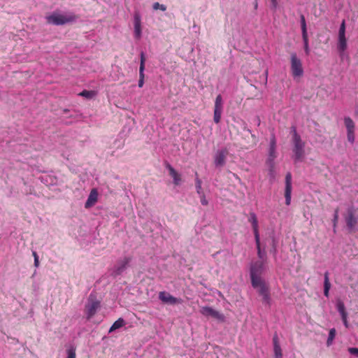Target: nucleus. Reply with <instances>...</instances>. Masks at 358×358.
Instances as JSON below:
<instances>
[{
	"instance_id": "obj_23",
	"label": "nucleus",
	"mask_w": 358,
	"mask_h": 358,
	"mask_svg": "<svg viewBox=\"0 0 358 358\" xmlns=\"http://www.w3.org/2000/svg\"><path fill=\"white\" fill-rule=\"evenodd\" d=\"M344 124L347 129V131H355V123L350 117H345L344 118Z\"/></svg>"
},
{
	"instance_id": "obj_3",
	"label": "nucleus",
	"mask_w": 358,
	"mask_h": 358,
	"mask_svg": "<svg viewBox=\"0 0 358 358\" xmlns=\"http://www.w3.org/2000/svg\"><path fill=\"white\" fill-rule=\"evenodd\" d=\"M344 218L349 231L355 232L358 224V216L356 215L355 209L353 207L348 208Z\"/></svg>"
},
{
	"instance_id": "obj_20",
	"label": "nucleus",
	"mask_w": 358,
	"mask_h": 358,
	"mask_svg": "<svg viewBox=\"0 0 358 358\" xmlns=\"http://www.w3.org/2000/svg\"><path fill=\"white\" fill-rule=\"evenodd\" d=\"M331 287V283L329 279V273L326 272L324 273V294L327 297L329 296V289Z\"/></svg>"
},
{
	"instance_id": "obj_40",
	"label": "nucleus",
	"mask_w": 358,
	"mask_h": 358,
	"mask_svg": "<svg viewBox=\"0 0 358 358\" xmlns=\"http://www.w3.org/2000/svg\"><path fill=\"white\" fill-rule=\"evenodd\" d=\"M196 187H197V192H198V193H199V192H200L199 189H200V188H201V187H200V181H199V178H198V174H197V173H196Z\"/></svg>"
},
{
	"instance_id": "obj_26",
	"label": "nucleus",
	"mask_w": 358,
	"mask_h": 358,
	"mask_svg": "<svg viewBox=\"0 0 358 358\" xmlns=\"http://www.w3.org/2000/svg\"><path fill=\"white\" fill-rule=\"evenodd\" d=\"M96 92L94 91H92V90H83L82 91L79 95L81 96H84L87 99H92V97H94L95 95H96Z\"/></svg>"
},
{
	"instance_id": "obj_8",
	"label": "nucleus",
	"mask_w": 358,
	"mask_h": 358,
	"mask_svg": "<svg viewBox=\"0 0 358 358\" xmlns=\"http://www.w3.org/2000/svg\"><path fill=\"white\" fill-rule=\"evenodd\" d=\"M264 262L263 261H257L252 264L250 266V278L251 280L262 279L260 275L264 270Z\"/></svg>"
},
{
	"instance_id": "obj_19",
	"label": "nucleus",
	"mask_w": 358,
	"mask_h": 358,
	"mask_svg": "<svg viewBox=\"0 0 358 358\" xmlns=\"http://www.w3.org/2000/svg\"><path fill=\"white\" fill-rule=\"evenodd\" d=\"M257 249V256L261 261L265 262L266 259V254L265 250H262L260 247V238H258L257 241H255Z\"/></svg>"
},
{
	"instance_id": "obj_29",
	"label": "nucleus",
	"mask_w": 358,
	"mask_h": 358,
	"mask_svg": "<svg viewBox=\"0 0 358 358\" xmlns=\"http://www.w3.org/2000/svg\"><path fill=\"white\" fill-rule=\"evenodd\" d=\"M275 358H282V353L280 345H276L273 347Z\"/></svg>"
},
{
	"instance_id": "obj_28",
	"label": "nucleus",
	"mask_w": 358,
	"mask_h": 358,
	"mask_svg": "<svg viewBox=\"0 0 358 358\" xmlns=\"http://www.w3.org/2000/svg\"><path fill=\"white\" fill-rule=\"evenodd\" d=\"M300 20H301V27L302 34H308L306 19H305V17L303 15H301L300 16Z\"/></svg>"
},
{
	"instance_id": "obj_11",
	"label": "nucleus",
	"mask_w": 358,
	"mask_h": 358,
	"mask_svg": "<svg viewBox=\"0 0 358 358\" xmlns=\"http://www.w3.org/2000/svg\"><path fill=\"white\" fill-rule=\"evenodd\" d=\"M229 152L227 149L218 150L215 156V164L217 166H222L225 164V161Z\"/></svg>"
},
{
	"instance_id": "obj_5",
	"label": "nucleus",
	"mask_w": 358,
	"mask_h": 358,
	"mask_svg": "<svg viewBox=\"0 0 358 358\" xmlns=\"http://www.w3.org/2000/svg\"><path fill=\"white\" fill-rule=\"evenodd\" d=\"M291 71L294 78L301 77L303 74L301 61L295 52L291 54Z\"/></svg>"
},
{
	"instance_id": "obj_10",
	"label": "nucleus",
	"mask_w": 358,
	"mask_h": 358,
	"mask_svg": "<svg viewBox=\"0 0 358 358\" xmlns=\"http://www.w3.org/2000/svg\"><path fill=\"white\" fill-rule=\"evenodd\" d=\"M291 194H292V175L290 173H287L285 176V203L287 206H289L291 202Z\"/></svg>"
},
{
	"instance_id": "obj_31",
	"label": "nucleus",
	"mask_w": 358,
	"mask_h": 358,
	"mask_svg": "<svg viewBox=\"0 0 358 358\" xmlns=\"http://www.w3.org/2000/svg\"><path fill=\"white\" fill-rule=\"evenodd\" d=\"M347 138H348V141L351 143H354L355 142V131H347Z\"/></svg>"
},
{
	"instance_id": "obj_35",
	"label": "nucleus",
	"mask_w": 358,
	"mask_h": 358,
	"mask_svg": "<svg viewBox=\"0 0 358 358\" xmlns=\"http://www.w3.org/2000/svg\"><path fill=\"white\" fill-rule=\"evenodd\" d=\"M76 350L74 348H70L67 350V358H76Z\"/></svg>"
},
{
	"instance_id": "obj_44",
	"label": "nucleus",
	"mask_w": 358,
	"mask_h": 358,
	"mask_svg": "<svg viewBox=\"0 0 358 358\" xmlns=\"http://www.w3.org/2000/svg\"><path fill=\"white\" fill-rule=\"evenodd\" d=\"M32 255H33L34 259L38 257L37 253L36 252H34V251L33 252Z\"/></svg>"
},
{
	"instance_id": "obj_41",
	"label": "nucleus",
	"mask_w": 358,
	"mask_h": 358,
	"mask_svg": "<svg viewBox=\"0 0 358 358\" xmlns=\"http://www.w3.org/2000/svg\"><path fill=\"white\" fill-rule=\"evenodd\" d=\"M38 265H39V260H38V257H37V258L34 259V266L36 267H38Z\"/></svg>"
},
{
	"instance_id": "obj_42",
	"label": "nucleus",
	"mask_w": 358,
	"mask_h": 358,
	"mask_svg": "<svg viewBox=\"0 0 358 358\" xmlns=\"http://www.w3.org/2000/svg\"><path fill=\"white\" fill-rule=\"evenodd\" d=\"M271 3L274 8L277 6V0H271Z\"/></svg>"
},
{
	"instance_id": "obj_14",
	"label": "nucleus",
	"mask_w": 358,
	"mask_h": 358,
	"mask_svg": "<svg viewBox=\"0 0 358 358\" xmlns=\"http://www.w3.org/2000/svg\"><path fill=\"white\" fill-rule=\"evenodd\" d=\"M159 299L162 302L169 304H175L179 301L177 298L173 296L171 294L166 292H160L159 293Z\"/></svg>"
},
{
	"instance_id": "obj_43",
	"label": "nucleus",
	"mask_w": 358,
	"mask_h": 358,
	"mask_svg": "<svg viewBox=\"0 0 358 358\" xmlns=\"http://www.w3.org/2000/svg\"><path fill=\"white\" fill-rule=\"evenodd\" d=\"M273 251L275 253V241L273 240Z\"/></svg>"
},
{
	"instance_id": "obj_25",
	"label": "nucleus",
	"mask_w": 358,
	"mask_h": 358,
	"mask_svg": "<svg viewBox=\"0 0 358 358\" xmlns=\"http://www.w3.org/2000/svg\"><path fill=\"white\" fill-rule=\"evenodd\" d=\"M302 38H303V44H304V46H303L304 51H305L306 54L307 55H308L310 54V48H309V45H308V34H302Z\"/></svg>"
},
{
	"instance_id": "obj_12",
	"label": "nucleus",
	"mask_w": 358,
	"mask_h": 358,
	"mask_svg": "<svg viewBox=\"0 0 358 358\" xmlns=\"http://www.w3.org/2000/svg\"><path fill=\"white\" fill-rule=\"evenodd\" d=\"M203 315L210 316L218 321H224V316L218 311L209 307H203Z\"/></svg>"
},
{
	"instance_id": "obj_9",
	"label": "nucleus",
	"mask_w": 358,
	"mask_h": 358,
	"mask_svg": "<svg viewBox=\"0 0 358 358\" xmlns=\"http://www.w3.org/2000/svg\"><path fill=\"white\" fill-rule=\"evenodd\" d=\"M130 261L131 258L129 257H125L123 259L119 261L114 267L112 274L114 276H117L122 274L123 271L126 269Z\"/></svg>"
},
{
	"instance_id": "obj_24",
	"label": "nucleus",
	"mask_w": 358,
	"mask_h": 358,
	"mask_svg": "<svg viewBox=\"0 0 358 358\" xmlns=\"http://www.w3.org/2000/svg\"><path fill=\"white\" fill-rule=\"evenodd\" d=\"M336 334V329L334 328L331 329L329 330V336H328V338H327V346H330L332 344L333 341L335 338Z\"/></svg>"
},
{
	"instance_id": "obj_1",
	"label": "nucleus",
	"mask_w": 358,
	"mask_h": 358,
	"mask_svg": "<svg viewBox=\"0 0 358 358\" xmlns=\"http://www.w3.org/2000/svg\"><path fill=\"white\" fill-rule=\"evenodd\" d=\"M291 133L292 135V143L293 145V159L294 163L302 161L305 155L306 143L301 139L300 135L297 133L295 127H292Z\"/></svg>"
},
{
	"instance_id": "obj_2",
	"label": "nucleus",
	"mask_w": 358,
	"mask_h": 358,
	"mask_svg": "<svg viewBox=\"0 0 358 358\" xmlns=\"http://www.w3.org/2000/svg\"><path fill=\"white\" fill-rule=\"evenodd\" d=\"M78 18V17L72 13L64 15L58 12H53L51 15L45 17L48 24L57 26L75 22Z\"/></svg>"
},
{
	"instance_id": "obj_13",
	"label": "nucleus",
	"mask_w": 358,
	"mask_h": 358,
	"mask_svg": "<svg viewBox=\"0 0 358 358\" xmlns=\"http://www.w3.org/2000/svg\"><path fill=\"white\" fill-rule=\"evenodd\" d=\"M134 37L140 39L141 37V20L138 13H135L134 16Z\"/></svg>"
},
{
	"instance_id": "obj_45",
	"label": "nucleus",
	"mask_w": 358,
	"mask_h": 358,
	"mask_svg": "<svg viewBox=\"0 0 358 358\" xmlns=\"http://www.w3.org/2000/svg\"><path fill=\"white\" fill-rule=\"evenodd\" d=\"M202 203H203V205L206 204L207 201L205 199H203Z\"/></svg>"
},
{
	"instance_id": "obj_33",
	"label": "nucleus",
	"mask_w": 358,
	"mask_h": 358,
	"mask_svg": "<svg viewBox=\"0 0 358 358\" xmlns=\"http://www.w3.org/2000/svg\"><path fill=\"white\" fill-rule=\"evenodd\" d=\"M153 9L154 10H161L162 11H165L166 10V6L164 4H160L158 2H155L154 4H153Z\"/></svg>"
},
{
	"instance_id": "obj_32",
	"label": "nucleus",
	"mask_w": 358,
	"mask_h": 358,
	"mask_svg": "<svg viewBox=\"0 0 358 358\" xmlns=\"http://www.w3.org/2000/svg\"><path fill=\"white\" fill-rule=\"evenodd\" d=\"M338 36H345V20H343L341 24L339 31H338Z\"/></svg>"
},
{
	"instance_id": "obj_21",
	"label": "nucleus",
	"mask_w": 358,
	"mask_h": 358,
	"mask_svg": "<svg viewBox=\"0 0 358 358\" xmlns=\"http://www.w3.org/2000/svg\"><path fill=\"white\" fill-rule=\"evenodd\" d=\"M124 324H125L124 320L122 318H119L110 327V328L109 329V333L122 327Z\"/></svg>"
},
{
	"instance_id": "obj_39",
	"label": "nucleus",
	"mask_w": 358,
	"mask_h": 358,
	"mask_svg": "<svg viewBox=\"0 0 358 358\" xmlns=\"http://www.w3.org/2000/svg\"><path fill=\"white\" fill-rule=\"evenodd\" d=\"M338 210L336 209L335 210V213H334V226L335 227L336 223H337V221H338Z\"/></svg>"
},
{
	"instance_id": "obj_15",
	"label": "nucleus",
	"mask_w": 358,
	"mask_h": 358,
	"mask_svg": "<svg viewBox=\"0 0 358 358\" xmlns=\"http://www.w3.org/2000/svg\"><path fill=\"white\" fill-rule=\"evenodd\" d=\"M276 139L274 134H272L270 139V148L268 152V160L270 162H272L277 157L276 155Z\"/></svg>"
},
{
	"instance_id": "obj_36",
	"label": "nucleus",
	"mask_w": 358,
	"mask_h": 358,
	"mask_svg": "<svg viewBox=\"0 0 358 358\" xmlns=\"http://www.w3.org/2000/svg\"><path fill=\"white\" fill-rule=\"evenodd\" d=\"M341 319L343 320V322L345 327L346 328H348L349 324H348V319H347L348 318V313L342 314V315H341Z\"/></svg>"
},
{
	"instance_id": "obj_22",
	"label": "nucleus",
	"mask_w": 358,
	"mask_h": 358,
	"mask_svg": "<svg viewBox=\"0 0 358 358\" xmlns=\"http://www.w3.org/2000/svg\"><path fill=\"white\" fill-rule=\"evenodd\" d=\"M347 48V40L345 36H338V49L341 52H343Z\"/></svg>"
},
{
	"instance_id": "obj_7",
	"label": "nucleus",
	"mask_w": 358,
	"mask_h": 358,
	"mask_svg": "<svg viewBox=\"0 0 358 358\" xmlns=\"http://www.w3.org/2000/svg\"><path fill=\"white\" fill-rule=\"evenodd\" d=\"M223 110L222 97L220 94L216 96L214 106L213 120L216 124L220 123Z\"/></svg>"
},
{
	"instance_id": "obj_38",
	"label": "nucleus",
	"mask_w": 358,
	"mask_h": 358,
	"mask_svg": "<svg viewBox=\"0 0 358 358\" xmlns=\"http://www.w3.org/2000/svg\"><path fill=\"white\" fill-rule=\"evenodd\" d=\"M273 347H276V345H280L279 339L277 334H275L273 338Z\"/></svg>"
},
{
	"instance_id": "obj_4",
	"label": "nucleus",
	"mask_w": 358,
	"mask_h": 358,
	"mask_svg": "<svg viewBox=\"0 0 358 358\" xmlns=\"http://www.w3.org/2000/svg\"><path fill=\"white\" fill-rule=\"evenodd\" d=\"M100 308V301H98L95 296L90 294L87 303L85 307V313L87 315V319L90 320L96 313Z\"/></svg>"
},
{
	"instance_id": "obj_37",
	"label": "nucleus",
	"mask_w": 358,
	"mask_h": 358,
	"mask_svg": "<svg viewBox=\"0 0 358 358\" xmlns=\"http://www.w3.org/2000/svg\"><path fill=\"white\" fill-rule=\"evenodd\" d=\"M348 352L356 357H358V348H349Z\"/></svg>"
},
{
	"instance_id": "obj_34",
	"label": "nucleus",
	"mask_w": 358,
	"mask_h": 358,
	"mask_svg": "<svg viewBox=\"0 0 358 358\" xmlns=\"http://www.w3.org/2000/svg\"><path fill=\"white\" fill-rule=\"evenodd\" d=\"M144 77H145L144 71H139V80H138V84L139 87H142L143 86Z\"/></svg>"
},
{
	"instance_id": "obj_17",
	"label": "nucleus",
	"mask_w": 358,
	"mask_h": 358,
	"mask_svg": "<svg viewBox=\"0 0 358 358\" xmlns=\"http://www.w3.org/2000/svg\"><path fill=\"white\" fill-rule=\"evenodd\" d=\"M98 199V192L96 189H92L90 193L87 201L85 202V207L89 208L94 206Z\"/></svg>"
},
{
	"instance_id": "obj_6",
	"label": "nucleus",
	"mask_w": 358,
	"mask_h": 358,
	"mask_svg": "<svg viewBox=\"0 0 358 358\" xmlns=\"http://www.w3.org/2000/svg\"><path fill=\"white\" fill-rule=\"evenodd\" d=\"M252 285L255 288L258 289L259 294L262 296L263 300L268 303L270 297L268 287L262 279L251 280Z\"/></svg>"
},
{
	"instance_id": "obj_18",
	"label": "nucleus",
	"mask_w": 358,
	"mask_h": 358,
	"mask_svg": "<svg viewBox=\"0 0 358 358\" xmlns=\"http://www.w3.org/2000/svg\"><path fill=\"white\" fill-rule=\"evenodd\" d=\"M166 167L169 171V175L173 178L174 185H179L181 182L180 175L169 163L166 164Z\"/></svg>"
},
{
	"instance_id": "obj_16",
	"label": "nucleus",
	"mask_w": 358,
	"mask_h": 358,
	"mask_svg": "<svg viewBox=\"0 0 358 358\" xmlns=\"http://www.w3.org/2000/svg\"><path fill=\"white\" fill-rule=\"evenodd\" d=\"M248 221L251 223L253 232L255 235V241L258 240L259 237V230H258V220L256 215L254 213H250V217Z\"/></svg>"
},
{
	"instance_id": "obj_46",
	"label": "nucleus",
	"mask_w": 358,
	"mask_h": 358,
	"mask_svg": "<svg viewBox=\"0 0 358 358\" xmlns=\"http://www.w3.org/2000/svg\"><path fill=\"white\" fill-rule=\"evenodd\" d=\"M255 8H257V0H255Z\"/></svg>"
},
{
	"instance_id": "obj_27",
	"label": "nucleus",
	"mask_w": 358,
	"mask_h": 358,
	"mask_svg": "<svg viewBox=\"0 0 358 358\" xmlns=\"http://www.w3.org/2000/svg\"><path fill=\"white\" fill-rule=\"evenodd\" d=\"M336 308H337V310L339 312L340 315L347 313V312L345 311V307L344 303L341 300L338 299L337 301Z\"/></svg>"
},
{
	"instance_id": "obj_30",
	"label": "nucleus",
	"mask_w": 358,
	"mask_h": 358,
	"mask_svg": "<svg viewBox=\"0 0 358 358\" xmlns=\"http://www.w3.org/2000/svg\"><path fill=\"white\" fill-rule=\"evenodd\" d=\"M145 57L143 52H141V62H140V67L139 71H144L145 70Z\"/></svg>"
}]
</instances>
